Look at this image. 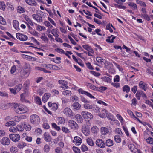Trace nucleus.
<instances>
[{"label": "nucleus", "mask_w": 153, "mask_h": 153, "mask_svg": "<svg viewBox=\"0 0 153 153\" xmlns=\"http://www.w3.org/2000/svg\"><path fill=\"white\" fill-rule=\"evenodd\" d=\"M14 108L15 111L19 114L25 113L28 111L27 108L23 105L16 104L14 105Z\"/></svg>", "instance_id": "nucleus-1"}, {"label": "nucleus", "mask_w": 153, "mask_h": 153, "mask_svg": "<svg viewBox=\"0 0 153 153\" xmlns=\"http://www.w3.org/2000/svg\"><path fill=\"white\" fill-rule=\"evenodd\" d=\"M30 119L31 123L33 124H37L40 122V118L39 116L36 114L31 115Z\"/></svg>", "instance_id": "nucleus-2"}, {"label": "nucleus", "mask_w": 153, "mask_h": 153, "mask_svg": "<svg viewBox=\"0 0 153 153\" xmlns=\"http://www.w3.org/2000/svg\"><path fill=\"white\" fill-rule=\"evenodd\" d=\"M69 126L72 129L76 130L78 129V126L77 123L72 120H69L68 122Z\"/></svg>", "instance_id": "nucleus-3"}, {"label": "nucleus", "mask_w": 153, "mask_h": 153, "mask_svg": "<svg viewBox=\"0 0 153 153\" xmlns=\"http://www.w3.org/2000/svg\"><path fill=\"white\" fill-rule=\"evenodd\" d=\"M9 137L10 139L14 142H18L20 139V136L18 134H10Z\"/></svg>", "instance_id": "nucleus-4"}, {"label": "nucleus", "mask_w": 153, "mask_h": 153, "mask_svg": "<svg viewBox=\"0 0 153 153\" xmlns=\"http://www.w3.org/2000/svg\"><path fill=\"white\" fill-rule=\"evenodd\" d=\"M17 38L20 40L25 41L27 39L28 37L27 36L20 33H17L16 34Z\"/></svg>", "instance_id": "nucleus-5"}, {"label": "nucleus", "mask_w": 153, "mask_h": 153, "mask_svg": "<svg viewBox=\"0 0 153 153\" xmlns=\"http://www.w3.org/2000/svg\"><path fill=\"white\" fill-rule=\"evenodd\" d=\"M63 112L67 117H71L73 116L72 111L68 107L65 108Z\"/></svg>", "instance_id": "nucleus-6"}, {"label": "nucleus", "mask_w": 153, "mask_h": 153, "mask_svg": "<svg viewBox=\"0 0 153 153\" xmlns=\"http://www.w3.org/2000/svg\"><path fill=\"white\" fill-rule=\"evenodd\" d=\"M82 115L85 119H87L88 118L91 119L93 117L92 114L88 112H82Z\"/></svg>", "instance_id": "nucleus-7"}, {"label": "nucleus", "mask_w": 153, "mask_h": 153, "mask_svg": "<svg viewBox=\"0 0 153 153\" xmlns=\"http://www.w3.org/2000/svg\"><path fill=\"white\" fill-rule=\"evenodd\" d=\"M96 145L100 148H104L105 146L104 142L101 139H98L96 141Z\"/></svg>", "instance_id": "nucleus-8"}, {"label": "nucleus", "mask_w": 153, "mask_h": 153, "mask_svg": "<svg viewBox=\"0 0 153 153\" xmlns=\"http://www.w3.org/2000/svg\"><path fill=\"white\" fill-rule=\"evenodd\" d=\"M81 106V105L79 103L76 102L74 103L72 105L71 108L74 111H77L79 110Z\"/></svg>", "instance_id": "nucleus-9"}, {"label": "nucleus", "mask_w": 153, "mask_h": 153, "mask_svg": "<svg viewBox=\"0 0 153 153\" xmlns=\"http://www.w3.org/2000/svg\"><path fill=\"white\" fill-rule=\"evenodd\" d=\"M22 56L24 59L29 61H36V59L35 57H33L29 56L28 55H25L24 54H21Z\"/></svg>", "instance_id": "nucleus-10"}, {"label": "nucleus", "mask_w": 153, "mask_h": 153, "mask_svg": "<svg viewBox=\"0 0 153 153\" xmlns=\"http://www.w3.org/2000/svg\"><path fill=\"white\" fill-rule=\"evenodd\" d=\"M96 60L99 63V64H97L98 66H100L102 65L105 62V60L100 57H97L96 58Z\"/></svg>", "instance_id": "nucleus-11"}, {"label": "nucleus", "mask_w": 153, "mask_h": 153, "mask_svg": "<svg viewBox=\"0 0 153 153\" xmlns=\"http://www.w3.org/2000/svg\"><path fill=\"white\" fill-rule=\"evenodd\" d=\"M73 142L77 145H79L81 144L82 142V140L81 138L79 137L76 136L74 137Z\"/></svg>", "instance_id": "nucleus-12"}, {"label": "nucleus", "mask_w": 153, "mask_h": 153, "mask_svg": "<svg viewBox=\"0 0 153 153\" xmlns=\"http://www.w3.org/2000/svg\"><path fill=\"white\" fill-rule=\"evenodd\" d=\"M43 138L44 140L47 142L51 141L52 138L50 134L47 133L45 132L43 135Z\"/></svg>", "instance_id": "nucleus-13"}, {"label": "nucleus", "mask_w": 153, "mask_h": 153, "mask_svg": "<svg viewBox=\"0 0 153 153\" xmlns=\"http://www.w3.org/2000/svg\"><path fill=\"white\" fill-rule=\"evenodd\" d=\"M79 93L82 94H85L89 97L91 98L95 99V97L94 96L92 95L89 93L85 91L82 89H80L79 90Z\"/></svg>", "instance_id": "nucleus-14"}, {"label": "nucleus", "mask_w": 153, "mask_h": 153, "mask_svg": "<svg viewBox=\"0 0 153 153\" xmlns=\"http://www.w3.org/2000/svg\"><path fill=\"white\" fill-rule=\"evenodd\" d=\"M1 144L4 145H8L10 143L9 138L6 137H4L1 141Z\"/></svg>", "instance_id": "nucleus-15"}, {"label": "nucleus", "mask_w": 153, "mask_h": 153, "mask_svg": "<svg viewBox=\"0 0 153 153\" xmlns=\"http://www.w3.org/2000/svg\"><path fill=\"white\" fill-rule=\"evenodd\" d=\"M83 48L85 50L88 51L92 53H94V52L93 49L88 45L86 44L82 46Z\"/></svg>", "instance_id": "nucleus-16"}, {"label": "nucleus", "mask_w": 153, "mask_h": 153, "mask_svg": "<svg viewBox=\"0 0 153 153\" xmlns=\"http://www.w3.org/2000/svg\"><path fill=\"white\" fill-rule=\"evenodd\" d=\"M82 131L85 136H88L89 134V130L88 127L86 126L82 127Z\"/></svg>", "instance_id": "nucleus-17"}, {"label": "nucleus", "mask_w": 153, "mask_h": 153, "mask_svg": "<svg viewBox=\"0 0 153 153\" xmlns=\"http://www.w3.org/2000/svg\"><path fill=\"white\" fill-rule=\"evenodd\" d=\"M32 17L33 18L39 22H42V16H40L39 15L34 14L32 15Z\"/></svg>", "instance_id": "nucleus-18"}, {"label": "nucleus", "mask_w": 153, "mask_h": 153, "mask_svg": "<svg viewBox=\"0 0 153 153\" xmlns=\"http://www.w3.org/2000/svg\"><path fill=\"white\" fill-rule=\"evenodd\" d=\"M146 84L144 83L143 81H140L139 84V86L140 88H142V89L144 91H146L147 88Z\"/></svg>", "instance_id": "nucleus-19"}, {"label": "nucleus", "mask_w": 153, "mask_h": 153, "mask_svg": "<svg viewBox=\"0 0 153 153\" xmlns=\"http://www.w3.org/2000/svg\"><path fill=\"white\" fill-rule=\"evenodd\" d=\"M75 120L79 123H82L83 121V119L81 116L78 114L76 115L75 117Z\"/></svg>", "instance_id": "nucleus-20"}, {"label": "nucleus", "mask_w": 153, "mask_h": 153, "mask_svg": "<svg viewBox=\"0 0 153 153\" xmlns=\"http://www.w3.org/2000/svg\"><path fill=\"white\" fill-rule=\"evenodd\" d=\"M13 26L15 29L17 30H19V22L16 20H14L13 22Z\"/></svg>", "instance_id": "nucleus-21"}, {"label": "nucleus", "mask_w": 153, "mask_h": 153, "mask_svg": "<svg viewBox=\"0 0 153 153\" xmlns=\"http://www.w3.org/2000/svg\"><path fill=\"white\" fill-rule=\"evenodd\" d=\"M107 113V110L104 109L101 111V113L99 114V116L101 118H105Z\"/></svg>", "instance_id": "nucleus-22"}, {"label": "nucleus", "mask_w": 153, "mask_h": 153, "mask_svg": "<svg viewBox=\"0 0 153 153\" xmlns=\"http://www.w3.org/2000/svg\"><path fill=\"white\" fill-rule=\"evenodd\" d=\"M101 129L102 134L103 135H106L109 132L108 129L106 127H102Z\"/></svg>", "instance_id": "nucleus-23"}, {"label": "nucleus", "mask_w": 153, "mask_h": 153, "mask_svg": "<svg viewBox=\"0 0 153 153\" xmlns=\"http://www.w3.org/2000/svg\"><path fill=\"white\" fill-rule=\"evenodd\" d=\"M26 3L30 5H36V3L34 0H25Z\"/></svg>", "instance_id": "nucleus-24"}, {"label": "nucleus", "mask_w": 153, "mask_h": 153, "mask_svg": "<svg viewBox=\"0 0 153 153\" xmlns=\"http://www.w3.org/2000/svg\"><path fill=\"white\" fill-rule=\"evenodd\" d=\"M104 64L105 65V68L108 69L109 70V72H111L110 70V68H111L112 65L109 62H106V61H105V63H104Z\"/></svg>", "instance_id": "nucleus-25"}, {"label": "nucleus", "mask_w": 153, "mask_h": 153, "mask_svg": "<svg viewBox=\"0 0 153 153\" xmlns=\"http://www.w3.org/2000/svg\"><path fill=\"white\" fill-rule=\"evenodd\" d=\"M116 38V37L114 36L113 35H111L110 36L108 37L107 38L106 41L107 42L113 43L114 42V40Z\"/></svg>", "instance_id": "nucleus-26"}, {"label": "nucleus", "mask_w": 153, "mask_h": 153, "mask_svg": "<svg viewBox=\"0 0 153 153\" xmlns=\"http://www.w3.org/2000/svg\"><path fill=\"white\" fill-rule=\"evenodd\" d=\"M23 128L26 131H30L31 129V126L27 123H24L23 124Z\"/></svg>", "instance_id": "nucleus-27"}, {"label": "nucleus", "mask_w": 153, "mask_h": 153, "mask_svg": "<svg viewBox=\"0 0 153 153\" xmlns=\"http://www.w3.org/2000/svg\"><path fill=\"white\" fill-rule=\"evenodd\" d=\"M50 97V94L49 93H46L43 97L42 100L44 102H46Z\"/></svg>", "instance_id": "nucleus-28"}, {"label": "nucleus", "mask_w": 153, "mask_h": 153, "mask_svg": "<svg viewBox=\"0 0 153 153\" xmlns=\"http://www.w3.org/2000/svg\"><path fill=\"white\" fill-rule=\"evenodd\" d=\"M123 91L126 92V93H128L130 91V87L127 85H125L123 87Z\"/></svg>", "instance_id": "nucleus-29"}, {"label": "nucleus", "mask_w": 153, "mask_h": 153, "mask_svg": "<svg viewBox=\"0 0 153 153\" xmlns=\"http://www.w3.org/2000/svg\"><path fill=\"white\" fill-rule=\"evenodd\" d=\"M35 69L37 70H40L43 71L44 73H51V72L50 71H48L43 68H41L39 67H35Z\"/></svg>", "instance_id": "nucleus-30"}, {"label": "nucleus", "mask_w": 153, "mask_h": 153, "mask_svg": "<svg viewBox=\"0 0 153 153\" xmlns=\"http://www.w3.org/2000/svg\"><path fill=\"white\" fill-rule=\"evenodd\" d=\"M128 4L133 10H135L137 8V5L134 3L129 2L128 3Z\"/></svg>", "instance_id": "nucleus-31"}, {"label": "nucleus", "mask_w": 153, "mask_h": 153, "mask_svg": "<svg viewBox=\"0 0 153 153\" xmlns=\"http://www.w3.org/2000/svg\"><path fill=\"white\" fill-rule=\"evenodd\" d=\"M91 109L93 111L96 113H98L100 111V108L95 105H93L92 109Z\"/></svg>", "instance_id": "nucleus-32"}, {"label": "nucleus", "mask_w": 153, "mask_h": 153, "mask_svg": "<svg viewBox=\"0 0 153 153\" xmlns=\"http://www.w3.org/2000/svg\"><path fill=\"white\" fill-rule=\"evenodd\" d=\"M17 9L18 12L19 13H23L25 12L24 8L20 6H18L17 7Z\"/></svg>", "instance_id": "nucleus-33"}, {"label": "nucleus", "mask_w": 153, "mask_h": 153, "mask_svg": "<svg viewBox=\"0 0 153 153\" xmlns=\"http://www.w3.org/2000/svg\"><path fill=\"white\" fill-rule=\"evenodd\" d=\"M26 146L25 143L23 142H19L18 144V147L20 149L23 148Z\"/></svg>", "instance_id": "nucleus-34"}, {"label": "nucleus", "mask_w": 153, "mask_h": 153, "mask_svg": "<svg viewBox=\"0 0 153 153\" xmlns=\"http://www.w3.org/2000/svg\"><path fill=\"white\" fill-rule=\"evenodd\" d=\"M106 144L109 147L112 146L113 144V141L110 139L107 140L106 142Z\"/></svg>", "instance_id": "nucleus-35"}, {"label": "nucleus", "mask_w": 153, "mask_h": 153, "mask_svg": "<svg viewBox=\"0 0 153 153\" xmlns=\"http://www.w3.org/2000/svg\"><path fill=\"white\" fill-rule=\"evenodd\" d=\"M62 94L65 96H71V92L70 91L65 90L63 92Z\"/></svg>", "instance_id": "nucleus-36"}, {"label": "nucleus", "mask_w": 153, "mask_h": 153, "mask_svg": "<svg viewBox=\"0 0 153 153\" xmlns=\"http://www.w3.org/2000/svg\"><path fill=\"white\" fill-rule=\"evenodd\" d=\"M44 24L49 28H52L53 27L50 22L47 21H46L44 22Z\"/></svg>", "instance_id": "nucleus-37"}, {"label": "nucleus", "mask_w": 153, "mask_h": 153, "mask_svg": "<svg viewBox=\"0 0 153 153\" xmlns=\"http://www.w3.org/2000/svg\"><path fill=\"white\" fill-rule=\"evenodd\" d=\"M101 79L105 82H107L108 83H110L111 82V79L108 77L106 76H104Z\"/></svg>", "instance_id": "nucleus-38"}, {"label": "nucleus", "mask_w": 153, "mask_h": 153, "mask_svg": "<svg viewBox=\"0 0 153 153\" xmlns=\"http://www.w3.org/2000/svg\"><path fill=\"white\" fill-rule=\"evenodd\" d=\"M15 125V123L13 121H10L6 123L5 124V126H14Z\"/></svg>", "instance_id": "nucleus-39"}, {"label": "nucleus", "mask_w": 153, "mask_h": 153, "mask_svg": "<svg viewBox=\"0 0 153 153\" xmlns=\"http://www.w3.org/2000/svg\"><path fill=\"white\" fill-rule=\"evenodd\" d=\"M87 142L88 144L91 146H93L94 145V143L93 140L90 138H88L87 139Z\"/></svg>", "instance_id": "nucleus-40"}, {"label": "nucleus", "mask_w": 153, "mask_h": 153, "mask_svg": "<svg viewBox=\"0 0 153 153\" xmlns=\"http://www.w3.org/2000/svg\"><path fill=\"white\" fill-rule=\"evenodd\" d=\"M50 147L48 144H46L44 146V150L46 152H48L50 150Z\"/></svg>", "instance_id": "nucleus-41"}, {"label": "nucleus", "mask_w": 153, "mask_h": 153, "mask_svg": "<svg viewBox=\"0 0 153 153\" xmlns=\"http://www.w3.org/2000/svg\"><path fill=\"white\" fill-rule=\"evenodd\" d=\"M106 117L109 120L114 121V119L113 115H111V113H107L106 114Z\"/></svg>", "instance_id": "nucleus-42"}, {"label": "nucleus", "mask_w": 153, "mask_h": 153, "mask_svg": "<svg viewBox=\"0 0 153 153\" xmlns=\"http://www.w3.org/2000/svg\"><path fill=\"white\" fill-rule=\"evenodd\" d=\"M115 141L117 143H120L121 141V139L119 135H115L114 138Z\"/></svg>", "instance_id": "nucleus-43"}, {"label": "nucleus", "mask_w": 153, "mask_h": 153, "mask_svg": "<svg viewBox=\"0 0 153 153\" xmlns=\"http://www.w3.org/2000/svg\"><path fill=\"white\" fill-rule=\"evenodd\" d=\"M57 30L56 29H53L51 30V33L54 36L58 37L59 36V35L57 33Z\"/></svg>", "instance_id": "nucleus-44"}, {"label": "nucleus", "mask_w": 153, "mask_h": 153, "mask_svg": "<svg viewBox=\"0 0 153 153\" xmlns=\"http://www.w3.org/2000/svg\"><path fill=\"white\" fill-rule=\"evenodd\" d=\"M93 105H90L88 103H86L84 104V108L87 109H92Z\"/></svg>", "instance_id": "nucleus-45"}, {"label": "nucleus", "mask_w": 153, "mask_h": 153, "mask_svg": "<svg viewBox=\"0 0 153 153\" xmlns=\"http://www.w3.org/2000/svg\"><path fill=\"white\" fill-rule=\"evenodd\" d=\"M62 130L63 132L65 133H69L70 131L67 127L63 126L62 127Z\"/></svg>", "instance_id": "nucleus-46"}, {"label": "nucleus", "mask_w": 153, "mask_h": 153, "mask_svg": "<svg viewBox=\"0 0 153 153\" xmlns=\"http://www.w3.org/2000/svg\"><path fill=\"white\" fill-rule=\"evenodd\" d=\"M5 5L4 2H0V8L3 10H4L5 9Z\"/></svg>", "instance_id": "nucleus-47"}, {"label": "nucleus", "mask_w": 153, "mask_h": 153, "mask_svg": "<svg viewBox=\"0 0 153 153\" xmlns=\"http://www.w3.org/2000/svg\"><path fill=\"white\" fill-rule=\"evenodd\" d=\"M35 100L38 104L40 105L42 103L41 99L39 97H36L35 98Z\"/></svg>", "instance_id": "nucleus-48"}, {"label": "nucleus", "mask_w": 153, "mask_h": 153, "mask_svg": "<svg viewBox=\"0 0 153 153\" xmlns=\"http://www.w3.org/2000/svg\"><path fill=\"white\" fill-rule=\"evenodd\" d=\"M22 87V84H19L16 85L15 88L16 91L18 92L21 89Z\"/></svg>", "instance_id": "nucleus-49"}, {"label": "nucleus", "mask_w": 153, "mask_h": 153, "mask_svg": "<svg viewBox=\"0 0 153 153\" xmlns=\"http://www.w3.org/2000/svg\"><path fill=\"white\" fill-rule=\"evenodd\" d=\"M52 127L54 128L57 131H59L60 130V127L58 126L56 123H52Z\"/></svg>", "instance_id": "nucleus-50"}, {"label": "nucleus", "mask_w": 153, "mask_h": 153, "mask_svg": "<svg viewBox=\"0 0 153 153\" xmlns=\"http://www.w3.org/2000/svg\"><path fill=\"white\" fill-rule=\"evenodd\" d=\"M58 121L59 124L64 123L65 122V120L64 118L62 117H59Z\"/></svg>", "instance_id": "nucleus-51"}, {"label": "nucleus", "mask_w": 153, "mask_h": 153, "mask_svg": "<svg viewBox=\"0 0 153 153\" xmlns=\"http://www.w3.org/2000/svg\"><path fill=\"white\" fill-rule=\"evenodd\" d=\"M16 128V127H15L13 126H11L9 128V131H10L12 132H16L17 131Z\"/></svg>", "instance_id": "nucleus-52"}, {"label": "nucleus", "mask_w": 153, "mask_h": 153, "mask_svg": "<svg viewBox=\"0 0 153 153\" xmlns=\"http://www.w3.org/2000/svg\"><path fill=\"white\" fill-rule=\"evenodd\" d=\"M142 91H137L136 96L138 100H139L140 99V97L141 96V93Z\"/></svg>", "instance_id": "nucleus-53"}, {"label": "nucleus", "mask_w": 153, "mask_h": 153, "mask_svg": "<svg viewBox=\"0 0 153 153\" xmlns=\"http://www.w3.org/2000/svg\"><path fill=\"white\" fill-rule=\"evenodd\" d=\"M146 141L147 143L152 144L153 143V138L152 137H149L146 139Z\"/></svg>", "instance_id": "nucleus-54"}, {"label": "nucleus", "mask_w": 153, "mask_h": 153, "mask_svg": "<svg viewBox=\"0 0 153 153\" xmlns=\"http://www.w3.org/2000/svg\"><path fill=\"white\" fill-rule=\"evenodd\" d=\"M37 29L39 31L45 30H46V28L44 26L38 25L37 26Z\"/></svg>", "instance_id": "nucleus-55"}, {"label": "nucleus", "mask_w": 153, "mask_h": 153, "mask_svg": "<svg viewBox=\"0 0 153 153\" xmlns=\"http://www.w3.org/2000/svg\"><path fill=\"white\" fill-rule=\"evenodd\" d=\"M59 84L63 85H66L68 84L67 81L63 80H60L58 81Z\"/></svg>", "instance_id": "nucleus-56"}, {"label": "nucleus", "mask_w": 153, "mask_h": 153, "mask_svg": "<svg viewBox=\"0 0 153 153\" xmlns=\"http://www.w3.org/2000/svg\"><path fill=\"white\" fill-rule=\"evenodd\" d=\"M114 65L120 71H121L123 70V68L118 64L116 63L115 62H113Z\"/></svg>", "instance_id": "nucleus-57"}, {"label": "nucleus", "mask_w": 153, "mask_h": 153, "mask_svg": "<svg viewBox=\"0 0 153 153\" xmlns=\"http://www.w3.org/2000/svg\"><path fill=\"white\" fill-rule=\"evenodd\" d=\"M55 151L56 153H63L61 148L59 147H56L55 149Z\"/></svg>", "instance_id": "nucleus-58"}, {"label": "nucleus", "mask_w": 153, "mask_h": 153, "mask_svg": "<svg viewBox=\"0 0 153 153\" xmlns=\"http://www.w3.org/2000/svg\"><path fill=\"white\" fill-rule=\"evenodd\" d=\"M136 2L137 4H140L141 6H143L144 7L146 6V5L144 2H142L139 0H137L136 1Z\"/></svg>", "instance_id": "nucleus-59"}, {"label": "nucleus", "mask_w": 153, "mask_h": 153, "mask_svg": "<svg viewBox=\"0 0 153 153\" xmlns=\"http://www.w3.org/2000/svg\"><path fill=\"white\" fill-rule=\"evenodd\" d=\"M0 23L4 25H6V23L5 19L1 16H0Z\"/></svg>", "instance_id": "nucleus-60"}, {"label": "nucleus", "mask_w": 153, "mask_h": 153, "mask_svg": "<svg viewBox=\"0 0 153 153\" xmlns=\"http://www.w3.org/2000/svg\"><path fill=\"white\" fill-rule=\"evenodd\" d=\"M58 107L57 105L55 103H53L52 105V106L51 107V108L53 111H55L57 109Z\"/></svg>", "instance_id": "nucleus-61"}, {"label": "nucleus", "mask_w": 153, "mask_h": 153, "mask_svg": "<svg viewBox=\"0 0 153 153\" xmlns=\"http://www.w3.org/2000/svg\"><path fill=\"white\" fill-rule=\"evenodd\" d=\"M53 59V62L59 64L61 62V58L60 57H56V59Z\"/></svg>", "instance_id": "nucleus-62"}, {"label": "nucleus", "mask_w": 153, "mask_h": 153, "mask_svg": "<svg viewBox=\"0 0 153 153\" xmlns=\"http://www.w3.org/2000/svg\"><path fill=\"white\" fill-rule=\"evenodd\" d=\"M41 39L45 42H48V39L45 36L44 34L41 36Z\"/></svg>", "instance_id": "nucleus-63"}, {"label": "nucleus", "mask_w": 153, "mask_h": 153, "mask_svg": "<svg viewBox=\"0 0 153 153\" xmlns=\"http://www.w3.org/2000/svg\"><path fill=\"white\" fill-rule=\"evenodd\" d=\"M17 127V131H22L24 130L23 127H22V126L20 125H18L16 126Z\"/></svg>", "instance_id": "nucleus-64"}]
</instances>
